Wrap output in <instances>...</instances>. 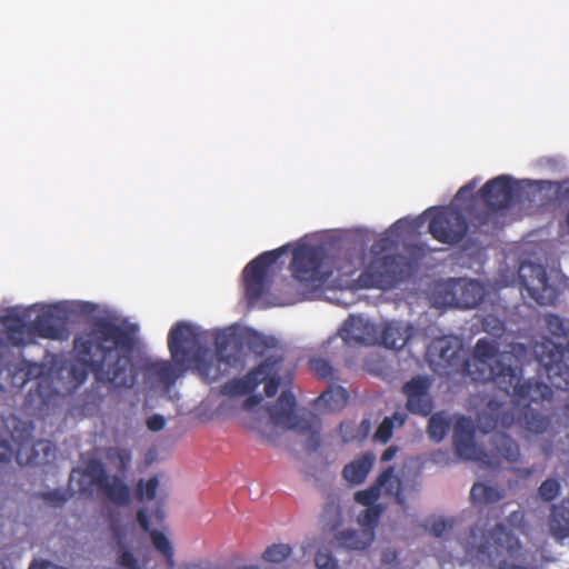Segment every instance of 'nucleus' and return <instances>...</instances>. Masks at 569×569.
I'll list each match as a JSON object with an SVG mask.
<instances>
[{
    "label": "nucleus",
    "mask_w": 569,
    "mask_h": 569,
    "mask_svg": "<svg viewBox=\"0 0 569 569\" xmlns=\"http://www.w3.org/2000/svg\"><path fill=\"white\" fill-rule=\"evenodd\" d=\"M134 346L130 330L110 320H98L73 339L76 362L69 371L72 381L80 386L91 372L96 383L109 391L131 389L138 376L132 360Z\"/></svg>",
    "instance_id": "f257e3e1"
},
{
    "label": "nucleus",
    "mask_w": 569,
    "mask_h": 569,
    "mask_svg": "<svg viewBox=\"0 0 569 569\" xmlns=\"http://www.w3.org/2000/svg\"><path fill=\"white\" fill-rule=\"evenodd\" d=\"M496 220L491 216L480 217L470 204L463 210L455 207L437 208L431 216L428 231L445 244H457L465 238L471 244H480L485 237L495 234Z\"/></svg>",
    "instance_id": "f03ea898"
},
{
    "label": "nucleus",
    "mask_w": 569,
    "mask_h": 569,
    "mask_svg": "<svg viewBox=\"0 0 569 569\" xmlns=\"http://www.w3.org/2000/svg\"><path fill=\"white\" fill-rule=\"evenodd\" d=\"M516 380L508 385V381L501 382V389L507 396H512L517 405H525L523 413L518 418L519 425L528 432L540 435L547 431L551 423V418L533 405H537L546 412L551 410L553 400V390L547 383L529 379L521 382V368L515 366Z\"/></svg>",
    "instance_id": "7ed1b4c3"
},
{
    "label": "nucleus",
    "mask_w": 569,
    "mask_h": 569,
    "mask_svg": "<svg viewBox=\"0 0 569 569\" xmlns=\"http://www.w3.org/2000/svg\"><path fill=\"white\" fill-rule=\"evenodd\" d=\"M477 181L472 180L461 187L456 198L466 199L471 197L470 206L480 217L492 216L496 220L495 233L502 227V218L515 199L517 186L512 178L499 176L487 181L479 190L478 196H473Z\"/></svg>",
    "instance_id": "20e7f679"
},
{
    "label": "nucleus",
    "mask_w": 569,
    "mask_h": 569,
    "mask_svg": "<svg viewBox=\"0 0 569 569\" xmlns=\"http://www.w3.org/2000/svg\"><path fill=\"white\" fill-rule=\"evenodd\" d=\"M513 356L500 353L496 341L480 338L472 350V356L462 363L463 371L475 382L492 381L498 387L501 382L508 385L516 380Z\"/></svg>",
    "instance_id": "39448f33"
},
{
    "label": "nucleus",
    "mask_w": 569,
    "mask_h": 569,
    "mask_svg": "<svg viewBox=\"0 0 569 569\" xmlns=\"http://www.w3.org/2000/svg\"><path fill=\"white\" fill-rule=\"evenodd\" d=\"M168 349L173 362L179 367L194 365L208 375L211 367V351L201 342L199 329L186 321L174 323L168 335Z\"/></svg>",
    "instance_id": "423d86ee"
},
{
    "label": "nucleus",
    "mask_w": 569,
    "mask_h": 569,
    "mask_svg": "<svg viewBox=\"0 0 569 569\" xmlns=\"http://www.w3.org/2000/svg\"><path fill=\"white\" fill-rule=\"evenodd\" d=\"M296 410V398L291 391L284 390L279 396L277 403L269 408L271 421L276 426L297 430L301 435H308L306 448L316 451L320 446V421L315 416L310 420L298 417Z\"/></svg>",
    "instance_id": "0eeeda50"
},
{
    "label": "nucleus",
    "mask_w": 569,
    "mask_h": 569,
    "mask_svg": "<svg viewBox=\"0 0 569 569\" xmlns=\"http://www.w3.org/2000/svg\"><path fill=\"white\" fill-rule=\"evenodd\" d=\"M4 427L14 447L7 439H0V462H9L13 456L19 465L33 462L38 457L32 438L33 425L10 416L4 420Z\"/></svg>",
    "instance_id": "6e6552de"
},
{
    "label": "nucleus",
    "mask_w": 569,
    "mask_h": 569,
    "mask_svg": "<svg viewBox=\"0 0 569 569\" xmlns=\"http://www.w3.org/2000/svg\"><path fill=\"white\" fill-rule=\"evenodd\" d=\"M327 253L322 247L301 244L292 253V276L301 283L320 286L332 274L326 264Z\"/></svg>",
    "instance_id": "1a4fd4ad"
},
{
    "label": "nucleus",
    "mask_w": 569,
    "mask_h": 569,
    "mask_svg": "<svg viewBox=\"0 0 569 569\" xmlns=\"http://www.w3.org/2000/svg\"><path fill=\"white\" fill-rule=\"evenodd\" d=\"M533 355L545 368L551 385L560 390H569V341L567 346L543 337L533 345Z\"/></svg>",
    "instance_id": "9d476101"
},
{
    "label": "nucleus",
    "mask_w": 569,
    "mask_h": 569,
    "mask_svg": "<svg viewBox=\"0 0 569 569\" xmlns=\"http://www.w3.org/2000/svg\"><path fill=\"white\" fill-rule=\"evenodd\" d=\"M521 296L540 306L557 302L560 290L549 282L547 270L542 264L525 261L518 270Z\"/></svg>",
    "instance_id": "9b49d317"
},
{
    "label": "nucleus",
    "mask_w": 569,
    "mask_h": 569,
    "mask_svg": "<svg viewBox=\"0 0 569 569\" xmlns=\"http://www.w3.org/2000/svg\"><path fill=\"white\" fill-rule=\"evenodd\" d=\"M286 251L287 246L264 251L244 267L242 278L244 296L249 305L256 303L262 297L266 289L268 269L274 264Z\"/></svg>",
    "instance_id": "f8f14e48"
},
{
    "label": "nucleus",
    "mask_w": 569,
    "mask_h": 569,
    "mask_svg": "<svg viewBox=\"0 0 569 569\" xmlns=\"http://www.w3.org/2000/svg\"><path fill=\"white\" fill-rule=\"evenodd\" d=\"M452 442L456 453L463 460L492 466L490 456L475 440V425L468 417L457 419L453 427Z\"/></svg>",
    "instance_id": "ddd939ff"
},
{
    "label": "nucleus",
    "mask_w": 569,
    "mask_h": 569,
    "mask_svg": "<svg viewBox=\"0 0 569 569\" xmlns=\"http://www.w3.org/2000/svg\"><path fill=\"white\" fill-rule=\"evenodd\" d=\"M405 257L401 254H387L379 261L375 260L358 279L365 288H381L395 284L402 273L401 266Z\"/></svg>",
    "instance_id": "4468645a"
},
{
    "label": "nucleus",
    "mask_w": 569,
    "mask_h": 569,
    "mask_svg": "<svg viewBox=\"0 0 569 569\" xmlns=\"http://www.w3.org/2000/svg\"><path fill=\"white\" fill-rule=\"evenodd\" d=\"M29 331L42 339L68 340L70 330L67 312L58 306H50L30 322Z\"/></svg>",
    "instance_id": "2eb2a0df"
},
{
    "label": "nucleus",
    "mask_w": 569,
    "mask_h": 569,
    "mask_svg": "<svg viewBox=\"0 0 569 569\" xmlns=\"http://www.w3.org/2000/svg\"><path fill=\"white\" fill-rule=\"evenodd\" d=\"M431 381L428 377L416 376L402 387L407 398L406 407L415 415L427 417L432 412L433 401L430 396Z\"/></svg>",
    "instance_id": "dca6fc26"
},
{
    "label": "nucleus",
    "mask_w": 569,
    "mask_h": 569,
    "mask_svg": "<svg viewBox=\"0 0 569 569\" xmlns=\"http://www.w3.org/2000/svg\"><path fill=\"white\" fill-rule=\"evenodd\" d=\"M515 422V407L497 399H490L477 418L478 428L485 433L496 431L498 428L508 429Z\"/></svg>",
    "instance_id": "f3484780"
},
{
    "label": "nucleus",
    "mask_w": 569,
    "mask_h": 569,
    "mask_svg": "<svg viewBox=\"0 0 569 569\" xmlns=\"http://www.w3.org/2000/svg\"><path fill=\"white\" fill-rule=\"evenodd\" d=\"M339 335L347 346H372L379 340L378 326L361 316H349Z\"/></svg>",
    "instance_id": "a211bd4d"
},
{
    "label": "nucleus",
    "mask_w": 569,
    "mask_h": 569,
    "mask_svg": "<svg viewBox=\"0 0 569 569\" xmlns=\"http://www.w3.org/2000/svg\"><path fill=\"white\" fill-rule=\"evenodd\" d=\"M89 469L93 483L108 499L118 506L129 505L130 489L120 477L108 476L103 466L99 462L91 463Z\"/></svg>",
    "instance_id": "6ab92c4d"
},
{
    "label": "nucleus",
    "mask_w": 569,
    "mask_h": 569,
    "mask_svg": "<svg viewBox=\"0 0 569 569\" xmlns=\"http://www.w3.org/2000/svg\"><path fill=\"white\" fill-rule=\"evenodd\" d=\"M461 351L460 342L453 337L435 338L427 349L431 365L451 368L458 365Z\"/></svg>",
    "instance_id": "aec40b11"
},
{
    "label": "nucleus",
    "mask_w": 569,
    "mask_h": 569,
    "mask_svg": "<svg viewBox=\"0 0 569 569\" xmlns=\"http://www.w3.org/2000/svg\"><path fill=\"white\" fill-rule=\"evenodd\" d=\"M274 363L271 359H264L259 366L251 369L247 375L241 378H236L227 381L221 387V393L228 397H238L252 392L263 378V373L268 375V367Z\"/></svg>",
    "instance_id": "412c9836"
},
{
    "label": "nucleus",
    "mask_w": 569,
    "mask_h": 569,
    "mask_svg": "<svg viewBox=\"0 0 569 569\" xmlns=\"http://www.w3.org/2000/svg\"><path fill=\"white\" fill-rule=\"evenodd\" d=\"M412 336V326L401 321H387L378 327L377 343L392 350H401Z\"/></svg>",
    "instance_id": "4be33fe9"
},
{
    "label": "nucleus",
    "mask_w": 569,
    "mask_h": 569,
    "mask_svg": "<svg viewBox=\"0 0 569 569\" xmlns=\"http://www.w3.org/2000/svg\"><path fill=\"white\" fill-rule=\"evenodd\" d=\"M381 495L392 497L397 505L403 509L407 508L405 491L407 486L402 485L401 479L395 473L393 467L386 468L375 480Z\"/></svg>",
    "instance_id": "5701e85b"
},
{
    "label": "nucleus",
    "mask_w": 569,
    "mask_h": 569,
    "mask_svg": "<svg viewBox=\"0 0 569 569\" xmlns=\"http://www.w3.org/2000/svg\"><path fill=\"white\" fill-rule=\"evenodd\" d=\"M375 462V456L371 452H365L357 457L342 469V477L352 485L362 483L370 472Z\"/></svg>",
    "instance_id": "b1692460"
},
{
    "label": "nucleus",
    "mask_w": 569,
    "mask_h": 569,
    "mask_svg": "<svg viewBox=\"0 0 569 569\" xmlns=\"http://www.w3.org/2000/svg\"><path fill=\"white\" fill-rule=\"evenodd\" d=\"M457 303L463 309H472L483 299V287L477 280H469L460 284L455 292Z\"/></svg>",
    "instance_id": "393cba45"
},
{
    "label": "nucleus",
    "mask_w": 569,
    "mask_h": 569,
    "mask_svg": "<svg viewBox=\"0 0 569 569\" xmlns=\"http://www.w3.org/2000/svg\"><path fill=\"white\" fill-rule=\"evenodd\" d=\"M496 455L509 462H516L520 458V449L518 443L506 432L496 431L490 438Z\"/></svg>",
    "instance_id": "a878e982"
},
{
    "label": "nucleus",
    "mask_w": 569,
    "mask_h": 569,
    "mask_svg": "<svg viewBox=\"0 0 569 569\" xmlns=\"http://www.w3.org/2000/svg\"><path fill=\"white\" fill-rule=\"evenodd\" d=\"M373 538V532L365 530H345L336 537L339 546L351 550H365L371 545Z\"/></svg>",
    "instance_id": "bb28decb"
},
{
    "label": "nucleus",
    "mask_w": 569,
    "mask_h": 569,
    "mask_svg": "<svg viewBox=\"0 0 569 569\" xmlns=\"http://www.w3.org/2000/svg\"><path fill=\"white\" fill-rule=\"evenodd\" d=\"M505 497V490L497 486L476 482L470 490V499L475 505H489L500 501Z\"/></svg>",
    "instance_id": "cd10ccee"
},
{
    "label": "nucleus",
    "mask_w": 569,
    "mask_h": 569,
    "mask_svg": "<svg viewBox=\"0 0 569 569\" xmlns=\"http://www.w3.org/2000/svg\"><path fill=\"white\" fill-rule=\"evenodd\" d=\"M349 393L345 388L331 386L318 397L317 405L325 407L329 411H337L347 405Z\"/></svg>",
    "instance_id": "c85d7f7f"
},
{
    "label": "nucleus",
    "mask_w": 569,
    "mask_h": 569,
    "mask_svg": "<svg viewBox=\"0 0 569 569\" xmlns=\"http://www.w3.org/2000/svg\"><path fill=\"white\" fill-rule=\"evenodd\" d=\"M137 521L144 532H150L152 545L161 555L173 549L170 540L163 532L159 530H150L149 517L144 509H139L137 511Z\"/></svg>",
    "instance_id": "c756f323"
},
{
    "label": "nucleus",
    "mask_w": 569,
    "mask_h": 569,
    "mask_svg": "<svg viewBox=\"0 0 569 569\" xmlns=\"http://www.w3.org/2000/svg\"><path fill=\"white\" fill-rule=\"evenodd\" d=\"M2 323L12 345L17 347L24 346L26 323L23 318L19 315H9L3 317Z\"/></svg>",
    "instance_id": "7c9ffc66"
},
{
    "label": "nucleus",
    "mask_w": 569,
    "mask_h": 569,
    "mask_svg": "<svg viewBox=\"0 0 569 569\" xmlns=\"http://www.w3.org/2000/svg\"><path fill=\"white\" fill-rule=\"evenodd\" d=\"M266 359H271L274 361L272 366L268 367V371H270L268 375L263 373V378L261 379V382H264V393L267 397L271 398L276 396L278 392V389L280 387V377L279 371L281 369V365L283 362V357L278 355H271L267 357Z\"/></svg>",
    "instance_id": "2f4dec72"
},
{
    "label": "nucleus",
    "mask_w": 569,
    "mask_h": 569,
    "mask_svg": "<svg viewBox=\"0 0 569 569\" xmlns=\"http://www.w3.org/2000/svg\"><path fill=\"white\" fill-rule=\"evenodd\" d=\"M449 428L450 419L443 412H437L430 417L427 432L431 440L440 442L447 436Z\"/></svg>",
    "instance_id": "473e14b6"
},
{
    "label": "nucleus",
    "mask_w": 569,
    "mask_h": 569,
    "mask_svg": "<svg viewBox=\"0 0 569 569\" xmlns=\"http://www.w3.org/2000/svg\"><path fill=\"white\" fill-rule=\"evenodd\" d=\"M106 457L121 475L128 471L132 462L131 451L127 448L111 447L107 450Z\"/></svg>",
    "instance_id": "72a5a7b5"
},
{
    "label": "nucleus",
    "mask_w": 569,
    "mask_h": 569,
    "mask_svg": "<svg viewBox=\"0 0 569 569\" xmlns=\"http://www.w3.org/2000/svg\"><path fill=\"white\" fill-rule=\"evenodd\" d=\"M566 513L567 511L559 507H553L551 510L549 527L557 538L562 539L569 536V518L565 517Z\"/></svg>",
    "instance_id": "f704fd0d"
},
{
    "label": "nucleus",
    "mask_w": 569,
    "mask_h": 569,
    "mask_svg": "<svg viewBox=\"0 0 569 569\" xmlns=\"http://www.w3.org/2000/svg\"><path fill=\"white\" fill-rule=\"evenodd\" d=\"M149 371L167 387L172 386L179 377L174 367L169 361L153 362L150 365Z\"/></svg>",
    "instance_id": "c9c22d12"
},
{
    "label": "nucleus",
    "mask_w": 569,
    "mask_h": 569,
    "mask_svg": "<svg viewBox=\"0 0 569 569\" xmlns=\"http://www.w3.org/2000/svg\"><path fill=\"white\" fill-rule=\"evenodd\" d=\"M320 520L326 529L336 530L341 525L340 505L335 500L328 501L323 507Z\"/></svg>",
    "instance_id": "e433bc0d"
},
{
    "label": "nucleus",
    "mask_w": 569,
    "mask_h": 569,
    "mask_svg": "<svg viewBox=\"0 0 569 569\" xmlns=\"http://www.w3.org/2000/svg\"><path fill=\"white\" fill-rule=\"evenodd\" d=\"M309 368L311 371L315 372V375L322 380L328 381H336L339 378L336 375V370L330 363L329 360L321 358V357H315L309 360Z\"/></svg>",
    "instance_id": "4c0bfd02"
},
{
    "label": "nucleus",
    "mask_w": 569,
    "mask_h": 569,
    "mask_svg": "<svg viewBox=\"0 0 569 569\" xmlns=\"http://www.w3.org/2000/svg\"><path fill=\"white\" fill-rule=\"evenodd\" d=\"M382 511V506H371L366 508L358 517L359 525L365 531L373 532L379 523Z\"/></svg>",
    "instance_id": "58836bf2"
},
{
    "label": "nucleus",
    "mask_w": 569,
    "mask_h": 569,
    "mask_svg": "<svg viewBox=\"0 0 569 569\" xmlns=\"http://www.w3.org/2000/svg\"><path fill=\"white\" fill-rule=\"evenodd\" d=\"M490 536L501 547L505 540L510 552L520 547L518 539L502 523H497L490 531Z\"/></svg>",
    "instance_id": "ea45409f"
},
{
    "label": "nucleus",
    "mask_w": 569,
    "mask_h": 569,
    "mask_svg": "<svg viewBox=\"0 0 569 569\" xmlns=\"http://www.w3.org/2000/svg\"><path fill=\"white\" fill-rule=\"evenodd\" d=\"M561 491V483L557 478H548L538 488V497L545 502L556 500Z\"/></svg>",
    "instance_id": "a19ab883"
},
{
    "label": "nucleus",
    "mask_w": 569,
    "mask_h": 569,
    "mask_svg": "<svg viewBox=\"0 0 569 569\" xmlns=\"http://www.w3.org/2000/svg\"><path fill=\"white\" fill-rule=\"evenodd\" d=\"M291 553V548L286 543H274L269 546L262 553L264 561L280 563L284 561Z\"/></svg>",
    "instance_id": "79ce46f5"
},
{
    "label": "nucleus",
    "mask_w": 569,
    "mask_h": 569,
    "mask_svg": "<svg viewBox=\"0 0 569 569\" xmlns=\"http://www.w3.org/2000/svg\"><path fill=\"white\" fill-rule=\"evenodd\" d=\"M380 497L381 492L376 482H373L369 488L357 491L355 495V500L358 503L365 506L366 508H369L371 506H380L379 503H377Z\"/></svg>",
    "instance_id": "37998d69"
},
{
    "label": "nucleus",
    "mask_w": 569,
    "mask_h": 569,
    "mask_svg": "<svg viewBox=\"0 0 569 569\" xmlns=\"http://www.w3.org/2000/svg\"><path fill=\"white\" fill-rule=\"evenodd\" d=\"M406 223L407 222L403 219L396 221L385 236L376 240L373 249L378 252H385L392 249L396 244V241L388 233H395L399 229H402Z\"/></svg>",
    "instance_id": "c03bdc74"
},
{
    "label": "nucleus",
    "mask_w": 569,
    "mask_h": 569,
    "mask_svg": "<svg viewBox=\"0 0 569 569\" xmlns=\"http://www.w3.org/2000/svg\"><path fill=\"white\" fill-rule=\"evenodd\" d=\"M159 487V479L157 476H153L144 482L142 479L138 481L137 488H136V495L138 500H143L146 497L149 500H152L156 498V493Z\"/></svg>",
    "instance_id": "a18cd8bd"
},
{
    "label": "nucleus",
    "mask_w": 569,
    "mask_h": 569,
    "mask_svg": "<svg viewBox=\"0 0 569 569\" xmlns=\"http://www.w3.org/2000/svg\"><path fill=\"white\" fill-rule=\"evenodd\" d=\"M545 325L547 330L555 337L566 338L568 336V329L563 322V319L557 315L548 313L545 316Z\"/></svg>",
    "instance_id": "49530a36"
},
{
    "label": "nucleus",
    "mask_w": 569,
    "mask_h": 569,
    "mask_svg": "<svg viewBox=\"0 0 569 569\" xmlns=\"http://www.w3.org/2000/svg\"><path fill=\"white\" fill-rule=\"evenodd\" d=\"M315 562L318 569H338V560L326 547L319 548L315 557Z\"/></svg>",
    "instance_id": "de8ad7c7"
},
{
    "label": "nucleus",
    "mask_w": 569,
    "mask_h": 569,
    "mask_svg": "<svg viewBox=\"0 0 569 569\" xmlns=\"http://www.w3.org/2000/svg\"><path fill=\"white\" fill-rule=\"evenodd\" d=\"M393 419L386 417L377 428L373 438L382 443H387L393 433Z\"/></svg>",
    "instance_id": "09e8293b"
},
{
    "label": "nucleus",
    "mask_w": 569,
    "mask_h": 569,
    "mask_svg": "<svg viewBox=\"0 0 569 569\" xmlns=\"http://www.w3.org/2000/svg\"><path fill=\"white\" fill-rule=\"evenodd\" d=\"M339 432L345 443L361 442L360 436L357 432L356 423L353 421H343L339 426Z\"/></svg>",
    "instance_id": "8fccbe9b"
},
{
    "label": "nucleus",
    "mask_w": 569,
    "mask_h": 569,
    "mask_svg": "<svg viewBox=\"0 0 569 569\" xmlns=\"http://www.w3.org/2000/svg\"><path fill=\"white\" fill-rule=\"evenodd\" d=\"M452 526H453V520H447L445 518L439 517V518H435L431 521L429 530L433 537L441 538L447 530L452 528Z\"/></svg>",
    "instance_id": "3c124183"
},
{
    "label": "nucleus",
    "mask_w": 569,
    "mask_h": 569,
    "mask_svg": "<svg viewBox=\"0 0 569 569\" xmlns=\"http://www.w3.org/2000/svg\"><path fill=\"white\" fill-rule=\"evenodd\" d=\"M229 345V337L226 333H218L214 338L216 355L220 362L230 363V360L223 356Z\"/></svg>",
    "instance_id": "603ef678"
},
{
    "label": "nucleus",
    "mask_w": 569,
    "mask_h": 569,
    "mask_svg": "<svg viewBox=\"0 0 569 569\" xmlns=\"http://www.w3.org/2000/svg\"><path fill=\"white\" fill-rule=\"evenodd\" d=\"M42 499L54 507H59L67 501V496L60 490H52L42 493Z\"/></svg>",
    "instance_id": "864d4df0"
},
{
    "label": "nucleus",
    "mask_w": 569,
    "mask_h": 569,
    "mask_svg": "<svg viewBox=\"0 0 569 569\" xmlns=\"http://www.w3.org/2000/svg\"><path fill=\"white\" fill-rule=\"evenodd\" d=\"M166 426V419L161 415H152L147 419V427L150 431H160Z\"/></svg>",
    "instance_id": "5fc2aeb1"
},
{
    "label": "nucleus",
    "mask_w": 569,
    "mask_h": 569,
    "mask_svg": "<svg viewBox=\"0 0 569 569\" xmlns=\"http://www.w3.org/2000/svg\"><path fill=\"white\" fill-rule=\"evenodd\" d=\"M29 569H67L64 567L52 563L49 560H33Z\"/></svg>",
    "instance_id": "6e6d98bb"
},
{
    "label": "nucleus",
    "mask_w": 569,
    "mask_h": 569,
    "mask_svg": "<svg viewBox=\"0 0 569 569\" xmlns=\"http://www.w3.org/2000/svg\"><path fill=\"white\" fill-rule=\"evenodd\" d=\"M357 432L360 436V441L362 442L370 433L371 430V422L369 419L365 418L360 422V425H356Z\"/></svg>",
    "instance_id": "4d7b16f0"
},
{
    "label": "nucleus",
    "mask_w": 569,
    "mask_h": 569,
    "mask_svg": "<svg viewBox=\"0 0 569 569\" xmlns=\"http://www.w3.org/2000/svg\"><path fill=\"white\" fill-rule=\"evenodd\" d=\"M262 401V397L258 395L249 396L243 403V407L246 409H252L253 407L260 405Z\"/></svg>",
    "instance_id": "13d9d810"
},
{
    "label": "nucleus",
    "mask_w": 569,
    "mask_h": 569,
    "mask_svg": "<svg viewBox=\"0 0 569 569\" xmlns=\"http://www.w3.org/2000/svg\"><path fill=\"white\" fill-rule=\"evenodd\" d=\"M397 451H398V448L396 446L388 447L381 455V461L382 462L390 461L396 456Z\"/></svg>",
    "instance_id": "bf43d9fd"
},
{
    "label": "nucleus",
    "mask_w": 569,
    "mask_h": 569,
    "mask_svg": "<svg viewBox=\"0 0 569 569\" xmlns=\"http://www.w3.org/2000/svg\"><path fill=\"white\" fill-rule=\"evenodd\" d=\"M168 568L172 569L174 567V552L173 549L162 555Z\"/></svg>",
    "instance_id": "052dcab7"
},
{
    "label": "nucleus",
    "mask_w": 569,
    "mask_h": 569,
    "mask_svg": "<svg viewBox=\"0 0 569 569\" xmlns=\"http://www.w3.org/2000/svg\"><path fill=\"white\" fill-rule=\"evenodd\" d=\"M390 418L393 419V426H402L406 421V416L400 412H395Z\"/></svg>",
    "instance_id": "680f3d73"
},
{
    "label": "nucleus",
    "mask_w": 569,
    "mask_h": 569,
    "mask_svg": "<svg viewBox=\"0 0 569 569\" xmlns=\"http://www.w3.org/2000/svg\"><path fill=\"white\" fill-rule=\"evenodd\" d=\"M532 468L517 469V473L522 478H528L532 475Z\"/></svg>",
    "instance_id": "e2e57ef3"
},
{
    "label": "nucleus",
    "mask_w": 569,
    "mask_h": 569,
    "mask_svg": "<svg viewBox=\"0 0 569 569\" xmlns=\"http://www.w3.org/2000/svg\"><path fill=\"white\" fill-rule=\"evenodd\" d=\"M111 530L113 532L114 538H118V540H119L118 542L121 543L120 528L117 525H112Z\"/></svg>",
    "instance_id": "0e129e2a"
},
{
    "label": "nucleus",
    "mask_w": 569,
    "mask_h": 569,
    "mask_svg": "<svg viewBox=\"0 0 569 569\" xmlns=\"http://www.w3.org/2000/svg\"><path fill=\"white\" fill-rule=\"evenodd\" d=\"M477 552L478 553H489L488 551V546L486 543H481L478 549H477Z\"/></svg>",
    "instance_id": "69168bd1"
},
{
    "label": "nucleus",
    "mask_w": 569,
    "mask_h": 569,
    "mask_svg": "<svg viewBox=\"0 0 569 569\" xmlns=\"http://www.w3.org/2000/svg\"><path fill=\"white\" fill-rule=\"evenodd\" d=\"M234 569H259L258 566H240V567H237Z\"/></svg>",
    "instance_id": "338daca9"
},
{
    "label": "nucleus",
    "mask_w": 569,
    "mask_h": 569,
    "mask_svg": "<svg viewBox=\"0 0 569 569\" xmlns=\"http://www.w3.org/2000/svg\"><path fill=\"white\" fill-rule=\"evenodd\" d=\"M410 490H411L412 492H417V491H418V483H416V482H415V483H412V485L410 486Z\"/></svg>",
    "instance_id": "774afa93"
}]
</instances>
